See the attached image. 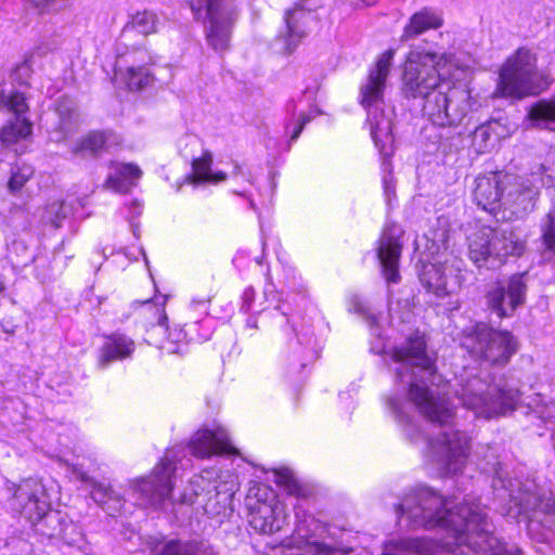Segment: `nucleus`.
<instances>
[{
  "label": "nucleus",
  "mask_w": 555,
  "mask_h": 555,
  "mask_svg": "<svg viewBox=\"0 0 555 555\" xmlns=\"http://www.w3.org/2000/svg\"><path fill=\"white\" fill-rule=\"evenodd\" d=\"M448 231L440 227L414 241V251L420 254L422 263L420 281L427 292L438 298L454 294L464 280L463 260L448 251Z\"/></svg>",
  "instance_id": "nucleus-6"
},
{
  "label": "nucleus",
  "mask_w": 555,
  "mask_h": 555,
  "mask_svg": "<svg viewBox=\"0 0 555 555\" xmlns=\"http://www.w3.org/2000/svg\"><path fill=\"white\" fill-rule=\"evenodd\" d=\"M312 18L311 11L301 5H296L285 12V33H281L280 38L284 40L288 53L295 50L307 35V26Z\"/></svg>",
  "instance_id": "nucleus-21"
},
{
  "label": "nucleus",
  "mask_w": 555,
  "mask_h": 555,
  "mask_svg": "<svg viewBox=\"0 0 555 555\" xmlns=\"http://www.w3.org/2000/svg\"><path fill=\"white\" fill-rule=\"evenodd\" d=\"M4 291V284L3 282L0 280V293H2Z\"/></svg>",
  "instance_id": "nucleus-50"
},
{
  "label": "nucleus",
  "mask_w": 555,
  "mask_h": 555,
  "mask_svg": "<svg viewBox=\"0 0 555 555\" xmlns=\"http://www.w3.org/2000/svg\"><path fill=\"white\" fill-rule=\"evenodd\" d=\"M395 51H385L369 72L365 81L360 88L361 105L366 109L371 135L378 146L382 138L388 135L390 121L384 114V94L386 81L392 65Z\"/></svg>",
  "instance_id": "nucleus-13"
},
{
  "label": "nucleus",
  "mask_w": 555,
  "mask_h": 555,
  "mask_svg": "<svg viewBox=\"0 0 555 555\" xmlns=\"http://www.w3.org/2000/svg\"><path fill=\"white\" fill-rule=\"evenodd\" d=\"M33 125L27 118H13L0 132L1 142L9 146L31 135Z\"/></svg>",
  "instance_id": "nucleus-32"
},
{
  "label": "nucleus",
  "mask_w": 555,
  "mask_h": 555,
  "mask_svg": "<svg viewBox=\"0 0 555 555\" xmlns=\"http://www.w3.org/2000/svg\"><path fill=\"white\" fill-rule=\"evenodd\" d=\"M139 60L143 65H131L127 69V85L130 90H141L153 81V76L145 67V64L153 62V56L147 50L139 51Z\"/></svg>",
  "instance_id": "nucleus-31"
},
{
  "label": "nucleus",
  "mask_w": 555,
  "mask_h": 555,
  "mask_svg": "<svg viewBox=\"0 0 555 555\" xmlns=\"http://www.w3.org/2000/svg\"><path fill=\"white\" fill-rule=\"evenodd\" d=\"M142 176L141 169L133 164H116L105 180V188L116 193H127Z\"/></svg>",
  "instance_id": "nucleus-25"
},
{
  "label": "nucleus",
  "mask_w": 555,
  "mask_h": 555,
  "mask_svg": "<svg viewBox=\"0 0 555 555\" xmlns=\"http://www.w3.org/2000/svg\"><path fill=\"white\" fill-rule=\"evenodd\" d=\"M543 243L547 250H555V210H550L547 221L543 225Z\"/></svg>",
  "instance_id": "nucleus-38"
},
{
  "label": "nucleus",
  "mask_w": 555,
  "mask_h": 555,
  "mask_svg": "<svg viewBox=\"0 0 555 555\" xmlns=\"http://www.w3.org/2000/svg\"><path fill=\"white\" fill-rule=\"evenodd\" d=\"M30 2L41 12H53L65 8L67 0H30Z\"/></svg>",
  "instance_id": "nucleus-39"
},
{
  "label": "nucleus",
  "mask_w": 555,
  "mask_h": 555,
  "mask_svg": "<svg viewBox=\"0 0 555 555\" xmlns=\"http://www.w3.org/2000/svg\"><path fill=\"white\" fill-rule=\"evenodd\" d=\"M494 474L492 488L495 496L508 506L504 515L517 522L525 521L528 534L539 542L548 539L547 533H555V501L553 493L535 478L527 476L525 480L506 479V468L501 462L492 464Z\"/></svg>",
  "instance_id": "nucleus-5"
},
{
  "label": "nucleus",
  "mask_w": 555,
  "mask_h": 555,
  "mask_svg": "<svg viewBox=\"0 0 555 555\" xmlns=\"http://www.w3.org/2000/svg\"><path fill=\"white\" fill-rule=\"evenodd\" d=\"M439 139H440V142H439V149H442V147H444V145H446V144H444V142L442 141V139H443V134H439Z\"/></svg>",
  "instance_id": "nucleus-47"
},
{
  "label": "nucleus",
  "mask_w": 555,
  "mask_h": 555,
  "mask_svg": "<svg viewBox=\"0 0 555 555\" xmlns=\"http://www.w3.org/2000/svg\"><path fill=\"white\" fill-rule=\"evenodd\" d=\"M291 108H292L293 111L295 109V103H294V102H289V103H288V109H291Z\"/></svg>",
  "instance_id": "nucleus-48"
},
{
  "label": "nucleus",
  "mask_w": 555,
  "mask_h": 555,
  "mask_svg": "<svg viewBox=\"0 0 555 555\" xmlns=\"http://www.w3.org/2000/svg\"><path fill=\"white\" fill-rule=\"evenodd\" d=\"M140 254L143 256L144 261H145V263L147 264V263H149V260H147L146 255H145V251H144V249H143L142 247L140 248Z\"/></svg>",
  "instance_id": "nucleus-46"
},
{
  "label": "nucleus",
  "mask_w": 555,
  "mask_h": 555,
  "mask_svg": "<svg viewBox=\"0 0 555 555\" xmlns=\"http://www.w3.org/2000/svg\"><path fill=\"white\" fill-rule=\"evenodd\" d=\"M537 63L535 53L525 47L518 48L502 64L494 95L520 100L547 89L550 80Z\"/></svg>",
  "instance_id": "nucleus-10"
},
{
  "label": "nucleus",
  "mask_w": 555,
  "mask_h": 555,
  "mask_svg": "<svg viewBox=\"0 0 555 555\" xmlns=\"http://www.w3.org/2000/svg\"><path fill=\"white\" fill-rule=\"evenodd\" d=\"M70 105H72V103H69V105H68V106H66V107H64V108H63V103H60V104H59V106H57V111H59V113H60V114H63L65 111H66V112H69V111H70Z\"/></svg>",
  "instance_id": "nucleus-45"
},
{
  "label": "nucleus",
  "mask_w": 555,
  "mask_h": 555,
  "mask_svg": "<svg viewBox=\"0 0 555 555\" xmlns=\"http://www.w3.org/2000/svg\"><path fill=\"white\" fill-rule=\"evenodd\" d=\"M130 227H131V230H132V232H133V235H134L135 237H139V228H138V225L134 223L133 218L130 220Z\"/></svg>",
  "instance_id": "nucleus-44"
},
{
  "label": "nucleus",
  "mask_w": 555,
  "mask_h": 555,
  "mask_svg": "<svg viewBox=\"0 0 555 555\" xmlns=\"http://www.w3.org/2000/svg\"><path fill=\"white\" fill-rule=\"evenodd\" d=\"M498 126L499 124L495 120H490L476 127L474 131V141L482 144V147L485 149L494 145L500 135L496 132Z\"/></svg>",
  "instance_id": "nucleus-34"
},
{
  "label": "nucleus",
  "mask_w": 555,
  "mask_h": 555,
  "mask_svg": "<svg viewBox=\"0 0 555 555\" xmlns=\"http://www.w3.org/2000/svg\"><path fill=\"white\" fill-rule=\"evenodd\" d=\"M424 100V116L433 125L442 128L459 126L470 107L468 93L465 90L451 87L448 80L439 83V87L435 88Z\"/></svg>",
  "instance_id": "nucleus-15"
},
{
  "label": "nucleus",
  "mask_w": 555,
  "mask_h": 555,
  "mask_svg": "<svg viewBox=\"0 0 555 555\" xmlns=\"http://www.w3.org/2000/svg\"><path fill=\"white\" fill-rule=\"evenodd\" d=\"M139 60L143 65H131L127 69V85L130 90H141L153 81V76L145 67V64L153 62V56L147 50L139 51Z\"/></svg>",
  "instance_id": "nucleus-30"
},
{
  "label": "nucleus",
  "mask_w": 555,
  "mask_h": 555,
  "mask_svg": "<svg viewBox=\"0 0 555 555\" xmlns=\"http://www.w3.org/2000/svg\"><path fill=\"white\" fill-rule=\"evenodd\" d=\"M528 119L533 127L555 130V98L542 99L532 104Z\"/></svg>",
  "instance_id": "nucleus-28"
},
{
  "label": "nucleus",
  "mask_w": 555,
  "mask_h": 555,
  "mask_svg": "<svg viewBox=\"0 0 555 555\" xmlns=\"http://www.w3.org/2000/svg\"><path fill=\"white\" fill-rule=\"evenodd\" d=\"M188 452L196 459H209L214 455L222 457L217 462L218 467L205 468L190 479L180 496V503L196 504L210 516L225 513L240 488L238 474L230 470L228 466L236 463V467H240L244 459L232 443L229 431L221 426L199 429L191 437L186 447L175 446L168 449L149 477L130 482L127 495L137 505L168 512L175 505L171 498L173 479L179 470L192 466Z\"/></svg>",
  "instance_id": "nucleus-3"
},
{
  "label": "nucleus",
  "mask_w": 555,
  "mask_h": 555,
  "mask_svg": "<svg viewBox=\"0 0 555 555\" xmlns=\"http://www.w3.org/2000/svg\"><path fill=\"white\" fill-rule=\"evenodd\" d=\"M539 188L528 179L518 178L500 171H491L476 179L474 199L479 208H489L500 199L527 208L535 206Z\"/></svg>",
  "instance_id": "nucleus-11"
},
{
  "label": "nucleus",
  "mask_w": 555,
  "mask_h": 555,
  "mask_svg": "<svg viewBox=\"0 0 555 555\" xmlns=\"http://www.w3.org/2000/svg\"><path fill=\"white\" fill-rule=\"evenodd\" d=\"M527 406L537 414V416L544 422L555 417V389L552 390L550 396L544 392H537L528 402Z\"/></svg>",
  "instance_id": "nucleus-33"
},
{
  "label": "nucleus",
  "mask_w": 555,
  "mask_h": 555,
  "mask_svg": "<svg viewBox=\"0 0 555 555\" xmlns=\"http://www.w3.org/2000/svg\"><path fill=\"white\" fill-rule=\"evenodd\" d=\"M456 67L451 53L437 54L412 50L402 73V93L408 99H425L439 83L448 80Z\"/></svg>",
  "instance_id": "nucleus-9"
},
{
  "label": "nucleus",
  "mask_w": 555,
  "mask_h": 555,
  "mask_svg": "<svg viewBox=\"0 0 555 555\" xmlns=\"http://www.w3.org/2000/svg\"><path fill=\"white\" fill-rule=\"evenodd\" d=\"M383 169V188L386 203L389 207L393 205L392 199L396 197V183L391 171V164L388 159H384Z\"/></svg>",
  "instance_id": "nucleus-35"
},
{
  "label": "nucleus",
  "mask_w": 555,
  "mask_h": 555,
  "mask_svg": "<svg viewBox=\"0 0 555 555\" xmlns=\"http://www.w3.org/2000/svg\"><path fill=\"white\" fill-rule=\"evenodd\" d=\"M461 345L473 356L493 364H505L516 352L517 344L507 331H495L477 323L463 332Z\"/></svg>",
  "instance_id": "nucleus-16"
},
{
  "label": "nucleus",
  "mask_w": 555,
  "mask_h": 555,
  "mask_svg": "<svg viewBox=\"0 0 555 555\" xmlns=\"http://www.w3.org/2000/svg\"><path fill=\"white\" fill-rule=\"evenodd\" d=\"M153 555H218L216 550L206 541L171 540L157 543Z\"/></svg>",
  "instance_id": "nucleus-23"
},
{
  "label": "nucleus",
  "mask_w": 555,
  "mask_h": 555,
  "mask_svg": "<svg viewBox=\"0 0 555 555\" xmlns=\"http://www.w3.org/2000/svg\"><path fill=\"white\" fill-rule=\"evenodd\" d=\"M212 154L209 151H205L201 157L194 158L192 160V172L185 176L184 183L196 185L202 183L217 184L225 181V172H212Z\"/></svg>",
  "instance_id": "nucleus-24"
},
{
  "label": "nucleus",
  "mask_w": 555,
  "mask_h": 555,
  "mask_svg": "<svg viewBox=\"0 0 555 555\" xmlns=\"http://www.w3.org/2000/svg\"><path fill=\"white\" fill-rule=\"evenodd\" d=\"M313 118L312 115L309 114H301L297 120L296 126L293 129V132L291 134V141H296L301 131L304 130L305 126L310 122V120Z\"/></svg>",
  "instance_id": "nucleus-40"
},
{
  "label": "nucleus",
  "mask_w": 555,
  "mask_h": 555,
  "mask_svg": "<svg viewBox=\"0 0 555 555\" xmlns=\"http://www.w3.org/2000/svg\"><path fill=\"white\" fill-rule=\"evenodd\" d=\"M349 310L366 320L371 351L386 356L393 364L396 385L385 399L387 412L408 440L425 443L428 463L443 475L460 474L467 463L472 438L459 428L456 409L447 398V388L454 391L464 409L483 420L514 411L520 400L519 390L482 378L473 370L444 383L437 372L435 354L427 350L425 335L414 327L409 300H390L387 327L386 319L360 297L352 299Z\"/></svg>",
  "instance_id": "nucleus-1"
},
{
  "label": "nucleus",
  "mask_w": 555,
  "mask_h": 555,
  "mask_svg": "<svg viewBox=\"0 0 555 555\" xmlns=\"http://www.w3.org/2000/svg\"><path fill=\"white\" fill-rule=\"evenodd\" d=\"M34 170L28 165H22L17 166L16 169L12 170L11 178L8 182L9 190L12 193H15L20 191L25 183L29 180V178L33 176Z\"/></svg>",
  "instance_id": "nucleus-36"
},
{
  "label": "nucleus",
  "mask_w": 555,
  "mask_h": 555,
  "mask_svg": "<svg viewBox=\"0 0 555 555\" xmlns=\"http://www.w3.org/2000/svg\"><path fill=\"white\" fill-rule=\"evenodd\" d=\"M442 25L441 17L431 9L425 8L414 13L404 27L401 41H409L428 29H436Z\"/></svg>",
  "instance_id": "nucleus-26"
},
{
  "label": "nucleus",
  "mask_w": 555,
  "mask_h": 555,
  "mask_svg": "<svg viewBox=\"0 0 555 555\" xmlns=\"http://www.w3.org/2000/svg\"><path fill=\"white\" fill-rule=\"evenodd\" d=\"M276 263L266 270L263 300L256 301V292L247 286L241 295L240 310L251 314H268L281 331L284 346L279 363L291 375L298 374L319 357L320 346L314 335L312 318L306 320L301 310L307 309V283L289 261L288 254L278 242L274 247Z\"/></svg>",
  "instance_id": "nucleus-4"
},
{
  "label": "nucleus",
  "mask_w": 555,
  "mask_h": 555,
  "mask_svg": "<svg viewBox=\"0 0 555 555\" xmlns=\"http://www.w3.org/2000/svg\"><path fill=\"white\" fill-rule=\"evenodd\" d=\"M263 480L274 482L286 492L282 500L276 492L259 481H249L245 498L249 526L262 534H273L288 524L287 505L295 513V528L282 541V555H372L358 548L350 531L326 525L308 513L302 500L310 495L293 469L279 466L263 470ZM444 498L427 486H418L396 505L400 526L409 529L440 528L451 541L428 538H392L384 543L382 555H485V512L470 495Z\"/></svg>",
  "instance_id": "nucleus-2"
},
{
  "label": "nucleus",
  "mask_w": 555,
  "mask_h": 555,
  "mask_svg": "<svg viewBox=\"0 0 555 555\" xmlns=\"http://www.w3.org/2000/svg\"><path fill=\"white\" fill-rule=\"evenodd\" d=\"M50 216L48 217L52 221V225L55 229L64 227V222L67 221V210H49Z\"/></svg>",
  "instance_id": "nucleus-41"
},
{
  "label": "nucleus",
  "mask_w": 555,
  "mask_h": 555,
  "mask_svg": "<svg viewBox=\"0 0 555 555\" xmlns=\"http://www.w3.org/2000/svg\"><path fill=\"white\" fill-rule=\"evenodd\" d=\"M524 248L522 240L511 229L481 227L468 235L469 258L478 268L496 269L507 256H519Z\"/></svg>",
  "instance_id": "nucleus-12"
},
{
  "label": "nucleus",
  "mask_w": 555,
  "mask_h": 555,
  "mask_svg": "<svg viewBox=\"0 0 555 555\" xmlns=\"http://www.w3.org/2000/svg\"><path fill=\"white\" fill-rule=\"evenodd\" d=\"M189 3L196 20H208L205 27L208 46L218 53L228 51L238 16L236 0H190Z\"/></svg>",
  "instance_id": "nucleus-14"
},
{
  "label": "nucleus",
  "mask_w": 555,
  "mask_h": 555,
  "mask_svg": "<svg viewBox=\"0 0 555 555\" xmlns=\"http://www.w3.org/2000/svg\"><path fill=\"white\" fill-rule=\"evenodd\" d=\"M70 465L74 468V474L77 479L87 485L90 490L91 498L95 503L101 505L108 515L114 516L116 513L121 511L126 500L121 498L109 485L91 479L87 473L78 468L82 465L81 463L72 462Z\"/></svg>",
  "instance_id": "nucleus-19"
},
{
  "label": "nucleus",
  "mask_w": 555,
  "mask_h": 555,
  "mask_svg": "<svg viewBox=\"0 0 555 555\" xmlns=\"http://www.w3.org/2000/svg\"><path fill=\"white\" fill-rule=\"evenodd\" d=\"M7 107L15 115L14 118H26L25 113L28 111L26 98L20 91H13L7 99H3Z\"/></svg>",
  "instance_id": "nucleus-37"
},
{
  "label": "nucleus",
  "mask_w": 555,
  "mask_h": 555,
  "mask_svg": "<svg viewBox=\"0 0 555 555\" xmlns=\"http://www.w3.org/2000/svg\"><path fill=\"white\" fill-rule=\"evenodd\" d=\"M159 23L160 22L158 15L153 11L144 10L137 12L124 26L120 36V43L130 39L131 34L134 31L141 34L144 37L157 33Z\"/></svg>",
  "instance_id": "nucleus-27"
},
{
  "label": "nucleus",
  "mask_w": 555,
  "mask_h": 555,
  "mask_svg": "<svg viewBox=\"0 0 555 555\" xmlns=\"http://www.w3.org/2000/svg\"><path fill=\"white\" fill-rule=\"evenodd\" d=\"M165 299L155 304L152 300L141 302L146 310H154L158 321L147 331L150 343L168 354H182L186 351L191 341L204 343L208 340L214 331V320L208 317L209 298H193L190 311L194 312L195 320L185 323L182 327L168 325L167 315L164 313Z\"/></svg>",
  "instance_id": "nucleus-7"
},
{
  "label": "nucleus",
  "mask_w": 555,
  "mask_h": 555,
  "mask_svg": "<svg viewBox=\"0 0 555 555\" xmlns=\"http://www.w3.org/2000/svg\"><path fill=\"white\" fill-rule=\"evenodd\" d=\"M527 284L524 273L496 281L486 293L488 309L499 318H509L525 304Z\"/></svg>",
  "instance_id": "nucleus-18"
},
{
  "label": "nucleus",
  "mask_w": 555,
  "mask_h": 555,
  "mask_svg": "<svg viewBox=\"0 0 555 555\" xmlns=\"http://www.w3.org/2000/svg\"><path fill=\"white\" fill-rule=\"evenodd\" d=\"M135 350L134 340L122 334L113 333L105 337L98 356V365L106 369L112 362L130 359Z\"/></svg>",
  "instance_id": "nucleus-20"
},
{
  "label": "nucleus",
  "mask_w": 555,
  "mask_h": 555,
  "mask_svg": "<svg viewBox=\"0 0 555 555\" xmlns=\"http://www.w3.org/2000/svg\"><path fill=\"white\" fill-rule=\"evenodd\" d=\"M404 230L400 224L387 219L375 244L376 258L386 283L397 284L401 280L400 258L403 248Z\"/></svg>",
  "instance_id": "nucleus-17"
},
{
  "label": "nucleus",
  "mask_w": 555,
  "mask_h": 555,
  "mask_svg": "<svg viewBox=\"0 0 555 555\" xmlns=\"http://www.w3.org/2000/svg\"><path fill=\"white\" fill-rule=\"evenodd\" d=\"M255 314H251L247 320H246V327L247 328H251V330H255L257 328V319L254 317Z\"/></svg>",
  "instance_id": "nucleus-43"
},
{
  "label": "nucleus",
  "mask_w": 555,
  "mask_h": 555,
  "mask_svg": "<svg viewBox=\"0 0 555 555\" xmlns=\"http://www.w3.org/2000/svg\"><path fill=\"white\" fill-rule=\"evenodd\" d=\"M232 176H235V177H236V176H241V177H242V178H244L246 181H249V178H248V176H249V175H247L246 172H244V170H243L242 166H241L240 164H237V163H235V164H234V166H233V172H232Z\"/></svg>",
  "instance_id": "nucleus-42"
},
{
  "label": "nucleus",
  "mask_w": 555,
  "mask_h": 555,
  "mask_svg": "<svg viewBox=\"0 0 555 555\" xmlns=\"http://www.w3.org/2000/svg\"><path fill=\"white\" fill-rule=\"evenodd\" d=\"M260 220V230L262 235V256H251V253L247 248H238L232 259L234 267L241 272H245L248 270L259 271L266 275V270L269 267L263 264V256L267 253L268 248L271 246L274 250L276 242L281 245L279 240L270 238L264 234V225L262 222V217H259ZM276 261L273 263L275 264ZM272 263H270L271 266Z\"/></svg>",
  "instance_id": "nucleus-22"
},
{
  "label": "nucleus",
  "mask_w": 555,
  "mask_h": 555,
  "mask_svg": "<svg viewBox=\"0 0 555 555\" xmlns=\"http://www.w3.org/2000/svg\"><path fill=\"white\" fill-rule=\"evenodd\" d=\"M451 304L453 305V308H454V309H457V308H459V301H457V300L452 301Z\"/></svg>",
  "instance_id": "nucleus-49"
},
{
  "label": "nucleus",
  "mask_w": 555,
  "mask_h": 555,
  "mask_svg": "<svg viewBox=\"0 0 555 555\" xmlns=\"http://www.w3.org/2000/svg\"><path fill=\"white\" fill-rule=\"evenodd\" d=\"M105 133L102 131H92L77 141L72 147V154L81 158H95L105 150Z\"/></svg>",
  "instance_id": "nucleus-29"
},
{
  "label": "nucleus",
  "mask_w": 555,
  "mask_h": 555,
  "mask_svg": "<svg viewBox=\"0 0 555 555\" xmlns=\"http://www.w3.org/2000/svg\"><path fill=\"white\" fill-rule=\"evenodd\" d=\"M9 490H14L10 507L30 522L38 534L48 539L59 538L67 544L77 542L70 535H80L76 526L66 522L59 512L51 509L49 495L41 481L29 478L17 488L12 483Z\"/></svg>",
  "instance_id": "nucleus-8"
}]
</instances>
